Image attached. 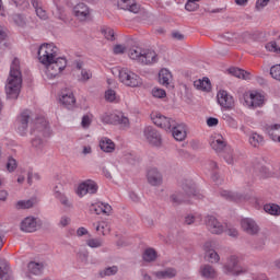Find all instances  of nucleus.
I'll return each instance as SVG.
<instances>
[{
	"label": "nucleus",
	"mask_w": 280,
	"mask_h": 280,
	"mask_svg": "<svg viewBox=\"0 0 280 280\" xmlns=\"http://www.w3.org/2000/svg\"><path fill=\"white\" fill-rule=\"evenodd\" d=\"M23 75L21 74V61L14 58L11 63L9 78L5 84V93L9 100H16L21 93Z\"/></svg>",
	"instance_id": "obj_1"
},
{
	"label": "nucleus",
	"mask_w": 280,
	"mask_h": 280,
	"mask_svg": "<svg viewBox=\"0 0 280 280\" xmlns=\"http://www.w3.org/2000/svg\"><path fill=\"white\" fill-rule=\"evenodd\" d=\"M128 56L131 60H136L140 65H154L159 60L156 52L141 47H132L129 49Z\"/></svg>",
	"instance_id": "obj_2"
},
{
	"label": "nucleus",
	"mask_w": 280,
	"mask_h": 280,
	"mask_svg": "<svg viewBox=\"0 0 280 280\" xmlns=\"http://www.w3.org/2000/svg\"><path fill=\"white\" fill-rule=\"evenodd\" d=\"M37 58L40 65H51L58 58V47L54 44H42L38 48Z\"/></svg>",
	"instance_id": "obj_3"
},
{
	"label": "nucleus",
	"mask_w": 280,
	"mask_h": 280,
	"mask_svg": "<svg viewBox=\"0 0 280 280\" xmlns=\"http://www.w3.org/2000/svg\"><path fill=\"white\" fill-rule=\"evenodd\" d=\"M223 275L230 277H240V275H246L248 269L246 267L240 266V258L236 255L228 257L226 262L222 267Z\"/></svg>",
	"instance_id": "obj_4"
},
{
	"label": "nucleus",
	"mask_w": 280,
	"mask_h": 280,
	"mask_svg": "<svg viewBox=\"0 0 280 280\" xmlns=\"http://www.w3.org/2000/svg\"><path fill=\"white\" fill-rule=\"evenodd\" d=\"M118 80L121 84L130 86L131 89H137V86H141V84H143L141 77L128 68H120L118 70Z\"/></svg>",
	"instance_id": "obj_5"
},
{
	"label": "nucleus",
	"mask_w": 280,
	"mask_h": 280,
	"mask_svg": "<svg viewBox=\"0 0 280 280\" xmlns=\"http://www.w3.org/2000/svg\"><path fill=\"white\" fill-rule=\"evenodd\" d=\"M45 75L48 80H54L58 78L67 69V58L65 57H57L50 63H46L45 66Z\"/></svg>",
	"instance_id": "obj_6"
},
{
	"label": "nucleus",
	"mask_w": 280,
	"mask_h": 280,
	"mask_svg": "<svg viewBox=\"0 0 280 280\" xmlns=\"http://www.w3.org/2000/svg\"><path fill=\"white\" fill-rule=\"evenodd\" d=\"M243 100L247 108H261L266 105V95L258 91H248L243 94Z\"/></svg>",
	"instance_id": "obj_7"
},
{
	"label": "nucleus",
	"mask_w": 280,
	"mask_h": 280,
	"mask_svg": "<svg viewBox=\"0 0 280 280\" xmlns=\"http://www.w3.org/2000/svg\"><path fill=\"white\" fill-rule=\"evenodd\" d=\"M103 124H113L114 126H122L128 128L130 126V120L124 115V113H105L101 117Z\"/></svg>",
	"instance_id": "obj_8"
},
{
	"label": "nucleus",
	"mask_w": 280,
	"mask_h": 280,
	"mask_svg": "<svg viewBox=\"0 0 280 280\" xmlns=\"http://www.w3.org/2000/svg\"><path fill=\"white\" fill-rule=\"evenodd\" d=\"M30 124H32V112H22L15 120L16 132H19L21 137H25L27 135V128H30Z\"/></svg>",
	"instance_id": "obj_9"
},
{
	"label": "nucleus",
	"mask_w": 280,
	"mask_h": 280,
	"mask_svg": "<svg viewBox=\"0 0 280 280\" xmlns=\"http://www.w3.org/2000/svg\"><path fill=\"white\" fill-rule=\"evenodd\" d=\"M206 229L209 231V233H212V235H222L224 233L225 228L222 222L218 220V218L208 214L203 219Z\"/></svg>",
	"instance_id": "obj_10"
},
{
	"label": "nucleus",
	"mask_w": 280,
	"mask_h": 280,
	"mask_svg": "<svg viewBox=\"0 0 280 280\" xmlns=\"http://www.w3.org/2000/svg\"><path fill=\"white\" fill-rule=\"evenodd\" d=\"M97 189L98 187L95 180L86 179L79 184L75 194L79 196V198H84L86 194H97Z\"/></svg>",
	"instance_id": "obj_11"
},
{
	"label": "nucleus",
	"mask_w": 280,
	"mask_h": 280,
	"mask_svg": "<svg viewBox=\"0 0 280 280\" xmlns=\"http://www.w3.org/2000/svg\"><path fill=\"white\" fill-rule=\"evenodd\" d=\"M151 119L158 128H162L166 132L172 131V127L176 124V120L165 117L162 114H152Z\"/></svg>",
	"instance_id": "obj_12"
},
{
	"label": "nucleus",
	"mask_w": 280,
	"mask_h": 280,
	"mask_svg": "<svg viewBox=\"0 0 280 280\" xmlns=\"http://www.w3.org/2000/svg\"><path fill=\"white\" fill-rule=\"evenodd\" d=\"M72 13L81 23H84L91 19V8L84 2H79L72 9Z\"/></svg>",
	"instance_id": "obj_13"
},
{
	"label": "nucleus",
	"mask_w": 280,
	"mask_h": 280,
	"mask_svg": "<svg viewBox=\"0 0 280 280\" xmlns=\"http://www.w3.org/2000/svg\"><path fill=\"white\" fill-rule=\"evenodd\" d=\"M218 104L221 105L225 110H232L235 106V100L224 90H220L217 94Z\"/></svg>",
	"instance_id": "obj_14"
},
{
	"label": "nucleus",
	"mask_w": 280,
	"mask_h": 280,
	"mask_svg": "<svg viewBox=\"0 0 280 280\" xmlns=\"http://www.w3.org/2000/svg\"><path fill=\"white\" fill-rule=\"evenodd\" d=\"M210 147L212 148V150H214V152H217V154H222V152L226 148H229V145H226V140L220 133H213L211 136V138H210Z\"/></svg>",
	"instance_id": "obj_15"
},
{
	"label": "nucleus",
	"mask_w": 280,
	"mask_h": 280,
	"mask_svg": "<svg viewBox=\"0 0 280 280\" xmlns=\"http://www.w3.org/2000/svg\"><path fill=\"white\" fill-rule=\"evenodd\" d=\"M144 137L151 145H154L155 148H161L163 139L161 138V133H159L156 129L152 127L144 128Z\"/></svg>",
	"instance_id": "obj_16"
},
{
	"label": "nucleus",
	"mask_w": 280,
	"mask_h": 280,
	"mask_svg": "<svg viewBox=\"0 0 280 280\" xmlns=\"http://www.w3.org/2000/svg\"><path fill=\"white\" fill-rule=\"evenodd\" d=\"M171 132L175 141H185L187 139V125L175 121L174 126L171 127Z\"/></svg>",
	"instance_id": "obj_17"
},
{
	"label": "nucleus",
	"mask_w": 280,
	"mask_h": 280,
	"mask_svg": "<svg viewBox=\"0 0 280 280\" xmlns=\"http://www.w3.org/2000/svg\"><path fill=\"white\" fill-rule=\"evenodd\" d=\"M202 249L205 250V258L208 259L210 264H218L220 261V255L213 249V242H206Z\"/></svg>",
	"instance_id": "obj_18"
},
{
	"label": "nucleus",
	"mask_w": 280,
	"mask_h": 280,
	"mask_svg": "<svg viewBox=\"0 0 280 280\" xmlns=\"http://www.w3.org/2000/svg\"><path fill=\"white\" fill-rule=\"evenodd\" d=\"M147 180L152 187H159L163 185V174L159 172V168H150L147 173Z\"/></svg>",
	"instance_id": "obj_19"
},
{
	"label": "nucleus",
	"mask_w": 280,
	"mask_h": 280,
	"mask_svg": "<svg viewBox=\"0 0 280 280\" xmlns=\"http://www.w3.org/2000/svg\"><path fill=\"white\" fill-rule=\"evenodd\" d=\"M241 229L248 235H257L259 233V225L255 220L246 218L241 221Z\"/></svg>",
	"instance_id": "obj_20"
},
{
	"label": "nucleus",
	"mask_w": 280,
	"mask_h": 280,
	"mask_svg": "<svg viewBox=\"0 0 280 280\" xmlns=\"http://www.w3.org/2000/svg\"><path fill=\"white\" fill-rule=\"evenodd\" d=\"M117 5L120 10H127L133 14H139L141 5L136 0H117Z\"/></svg>",
	"instance_id": "obj_21"
},
{
	"label": "nucleus",
	"mask_w": 280,
	"mask_h": 280,
	"mask_svg": "<svg viewBox=\"0 0 280 280\" xmlns=\"http://www.w3.org/2000/svg\"><path fill=\"white\" fill-rule=\"evenodd\" d=\"M199 275L202 279L214 280L218 279V269L209 264H205L199 268Z\"/></svg>",
	"instance_id": "obj_22"
},
{
	"label": "nucleus",
	"mask_w": 280,
	"mask_h": 280,
	"mask_svg": "<svg viewBox=\"0 0 280 280\" xmlns=\"http://www.w3.org/2000/svg\"><path fill=\"white\" fill-rule=\"evenodd\" d=\"M59 102L60 104L66 106V108H73V106H75V96L73 95V92H71V90H65L63 92H61Z\"/></svg>",
	"instance_id": "obj_23"
},
{
	"label": "nucleus",
	"mask_w": 280,
	"mask_h": 280,
	"mask_svg": "<svg viewBox=\"0 0 280 280\" xmlns=\"http://www.w3.org/2000/svg\"><path fill=\"white\" fill-rule=\"evenodd\" d=\"M37 130L38 132H42L44 137L47 136V133L49 132V122H47V119L40 117L37 118L34 122H33V127L31 129V132H33V130Z\"/></svg>",
	"instance_id": "obj_24"
},
{
	"label": "nucleus",
	"mask_w": 280,
	"mask_h": 280,
	"mask_svg": "<svg viewBox=\"0 0 280 280\" xmlns=\"http://www.w3.org/2000/svg\"><path fill=\"white\" fill-rule=\"evenodd\" d=\"M38 226L36 219L33 217H27L21 222V231L24 233H34Z\"/></svg>",
	"instance_id": "obj_25"
},
{
	"label": "nucleus",
	"mask_w": 280,
	"mask_h": 280,
	"mask_svg": "<svg viewBox=\"0 0 280 280\" xmlns=\"http://www.w3.org/2000/svg\"><path fill=\"white\" fill-rule=\"evenodd\" d=\"M220 196L225 200H230V202H244V200H246V196L240 195L238 192H232L229 190H221Z\"/></svg>",
	"instance_id": "obj_26"
},
{
	"label": "nucleus",
	"mask_w": 280,
	"mask_h": 280,
	"mask_svg": "<svg viewBox=\"0 0 280 280\" xmlns=\"http://www.w3.org/2000/svg\"><path fill=\"white\" fill-rule=\"evenodd\" d=\"M152 275L156 279H174V277L178 275V271L176 270V268L168 267L164 270L153 271Z\"/></svg>",
	"instance_id": "obj_27"
},
{
	"label": "nucleus",
	"mask_w": 280,
	"mask_h": 280,
	"mask_svg": "<svg viewBox=\"0 0 280 280\" xmlns=\"http://www.w3.org/2000/svg\"><path fill=\"white\" fill-rule=\"evenodd\" d=\"M221 154L228 165L237 163V154H235V151L231 147H228Z\"/></svg>",
	"instance_id": "obj_28"
},
{
	"label": "nucleus",
	"mask_w": 280,
	"mask_h": 280,
	"mask_svg": "<svg viewBox=\"0 0 280 280\" xmlns=\"http://www.w3.org/2000/svg\"><path fill=\"white\" fill-rule=\"evenodd\" d=\"M159 82L162 86H170V83L172 82V72L165 68L160 70Z\"/></svg>",
	"instance_id": "obj_29"
},
{
	"label": "nucleus",
	"mask_w": 280,
	"mask_h": 280,
	"mask_svg": "<svg viewBox=\"0 0 280 280\" xmlns=\"http://www.w3.org/2000/svg\"><path fill=\"white\" fill-rule=\"evenodd\" d=\"M194 86L197 89V91L209 92L211 91V81L209 78L198 79L194 82Z\"/></svg>",
	"instance_id": "obj_30"
},
{
	"label": "nucleus",
	"mask_w": 280,
	"mask_h": 280,
	"mask_svg": "<svg viewBox=\"0 0 280 280\" xmlns=\"http://www.w3.org/2000/svg\"><path fill=\"white\" fill-rule=\"evenodd\" d=\"M100 148L103 152L112 153L115 152V142L110 138H102L100 140Z\"/></svg>",
	"instance_id": "obj_31"
},
{
	"label": "nucleus",
	"mask_w": 280,
	"mask_h": 280,
	"mask_svg": "<svg viewBox=\"0 0 280 280\" xmlns=\"http://www.w3.org/2000/svg\"><path fill=\"white\" fill-rule=\"evenodd\" d=\"M54 196H55L56 200H58L60 202V205H62V207H65V209H71L73 207V203H71L69 201V197H67V195H65V192L55 190Z\"/></svg>",
	"instance_id": "obj_32"
},
{
	"label": "nucleus",
	"mask_w": 280,
	"mask_h": 280,
	"mask_svg": "<svg viewBox=\"0 0 280 280\" xmlns=\"http://www.w3.org/2000/svg\"><path fill=\"white\" fill-rule=\"evenodd\" d=\"M267 135L276 143H280V125H272L267 128Z\"/></svg>",
	"instance_id": "obj_33"
},
{
	"label": "nucleus",
	"mask_w": 280,
	"mask_h": 280,
	"mask_svg": "<svg viewBox=\"0 0 280 280\" xmlns=\"http://www.w3.org/2000/svg\"><path fill=\"white\" fill-rule=\"evenodd\" d=\"M32 5L35 8L36 15L42 19L43 21H46L47 19V11L43 9V1L40 0H32Z\"/></svg>",
	"instance_id": "obj_34"
},
{
	"label": "nucleus",
	"mask_w": 280,
	"mask_h": 280,
	"mask_svg": "<svg viewBox=\"0 0 280 280\" xmlns=\"http://www.w3.org/2000/svg\"><path fill=\"white\" fill-rule=\"evenodd\" d=\"M248 141L252 148H261V145H264V136L257 132H252L249 135Z\"/></svg>",
	"instance_id": "obj_35"
},
{
	"label": "nucleus",
	"mask_w": 280,
	"mask_h": 280,
	"mask_svg": "<svg viewBox=\"0 0 280 280\" xmlns=\"http://www.w3.org/2000/svg\"><path fill=\"white\" fill-rule=\"evenodd\" d=\"M45 266L40 262L31 261L27 265L28 275H43Z\"/></svg>",
	"instance_id": "obj_36"
},
{
	"label": "nucleus",
	"mask_w": 280,
	"mask_h": 280,
	"mask_svg": "<svg viewBox=\"0 0 280 280\" xmlns=\"http://www.w3.org/2000/svg\"><path fill=\"white\" fill-rule=\"evenodd\" d=\"M93 226H95V231L100 235H108L110 233V225L105 221L94 223Z\"/></svg>",
	"instance_id": "obj_37"
},
{
	"label": "nucleus",
	"mask_w": 280,
	"mask_h": 280,
	"mask_svg": "<svg viewBox=\"0 0 280 280\" xmlns=\"http://www.w3.org/2000/svg\"><path fill=\"white\" fill-rule=\"evenodd\" d=\"M230 73H231V75H234V78H240L241 80H249L250 79V73H248L240 68H231Z\"/></svg>",
	"instance_id": "obj_38"
},
{
	"label": "nucleus",
	"mask_w": 280,
	"mask_h": 280,
	"mask_svg": "<svg viewBox=\"0 0 280 280\" xmlns=\"http://www.w3.org/2000/svg\"><path fill=\"white\" fill-rule=\"evenodd\" d=\"M200 222H202V214L200 213L188 214L185 217V224H200Z\"/></svg>",
	"instance_id": "obj_39"
},
{
	"label": "nucleus",
	"mask_w": 280,
	"mask_h": 280,
	"mask_svg": "<svg viewBox=\"0 0 280 280\" xmlns=\"http://www.w3.org/2000/svg\"><path fill=\"white\" fill-rule=\"evenodd\" d=\"M264 211L269 215H280V206L277 203H267L264 206Z\"/></svg>",
	"instance_id": "obj_40"
},
{
	"label": "nucleus",
	"mask_w": 280,
	"mask_h": 280,
	"mask_svg": "<svg viewBox=\"0 0 280 280\" xmlns=\"http://www.w3.org/2000/svg\"><path fill=\"white\" fill-rule=\"evenodd\" d=\"M221 38L225 43H230V45H235V43H240V35L236 33H225L221 36Z\"/></svg>",
	"instance_id": "obj_41"
},
{
	"label": "nucleus",
	"mask_w": 280,
	"mask_h": 280,
	"mask_svg": "<svg viewBox=\"0 0 280 280\" xmlns=\"http://www.w3.org/2000/svg\"><path fill=\"white\" fill-rule=\"evenodd\" d=\"M184 191L187 194V196H192V198H197V200H201L202 198V194L198 192V190H196V186L191 185V186H184L183 187Z\"/></svg>",
	"instance_id": "obj_42"
},
{
	"label": "nucleus",
	"mask_w": 280,
	"mask_h": 280,
	"mask_svg": "<svg viewBox=\"0 0 280 280\" xmlns=\"http://www.w3.org/2000/svg\"><path fill=\"white\" fill-rule=\"evenodd\" d=\"M143 261H155L156 260V250L154 248H147L142 254Z\"/></svg>",
	"instance_id": "obj_43"
},
{
	"label": "nucleus",
	"mask_w": 280,
	"mask_h": 280,
	"mask_svg": "<svg viewBox=\"0 0 280 280\" xmlns=\"http://www.w3.org/2000/svg\"><path fill=\"white\" fill-rule=\"evenodd\" d=\"M119 272V268L117 266L107 267L100 271V277H113Z\"/></svg>",
	"instance_id": "obj_44"
},
{
	"label": "nucleus",
	"mask_w": 280,
	"mask_h": 280,
	"mask_svg": "<svg viewBox=\"0 0 280 280\" xmlns=\"http://www.w3.org/2000/svg\"><path fill=\"white\" fill-rule=\"evenodd\" d=\"M34 205H35L34 199L20 200L16 203V209H32V207H34Z\"/></svg>",
	"instance_id": "obj_45"
},
{
	"label": "nucleus",
	"mask_w": 280,
	"mask_h": 280,
	"mask_svg": "<svg viewBox=\"0 0 280 280\" xmlns=\"http://www.w3.org/2000/svg\"><path fill=\"white\" fill-rule=\"evenodd\" d=\"M170 200L173 205H180L185 202V195H183L182 192H175L171 195Z\"/></svg>",
	"instance_id": "obj_46"
},
{
	"label": "nucleus",
	"mask_w": 280,
	"mask_h": 280,
	"mask_svg": "<svg viewBox=\"0 0 280 280\" xmlns=\"http://www.w3.org/2000/svg\"><path fill=\"white\" fill-rule=\"evenodd\" d=\"M200 0H188L185 4V10H187V12H196V10H198V8H200V4H198Z\"/></svg>",
	"instance_id": "obj_47"
},
{
	"label": "nucleus",
	"mask_w": 280,
	"mask_h": 280,
	"mask_svg": "<svg viewBox=\"0 0 280 280\" xmlns=\"http://www.w3.org/2000/svg\"><path fill=\"white\" fill-rule=\"evenodd\" d=\"M86 245L90 246V248H102L104 241L101 238H90L86 241Z\"/></svg>",
	"instance_id": "obj_48"
},
{
	"label": "nucleus",
	"mask_w": 280,
	"mask_h": 280,
	"mask_svg": "<svg viewBox=\"0 0 280 280\" xmlns=\"http://www.w3.org/2000/svg\"><path fill=\"white\" fill-rule=\"evenodd\" d=\"M270 75L273 80L280 82V65H275L270 68Z\"/></svg>",
	"instance_id": "obj_49"
},
{
	"label": "nucleus",
	"mask_w": 280,
	"mask_h": 280,
	"mask_svg": "<svg viewBox=\"0 0 280 280\" xmlns=\"http://www.w3.org/2000/svg\"><path fill=\"white\" fill-rule=\"evenodd\" d=\"M152 95H153V97H158L159 100H163V97L167 96V93L165 92V90H163L161 88H154L152 90Z\"/></svg>",
	"instance_id": "obj_50"
},
{
	"label": "nucleus",
	"mask_w": 280,
	"mask_h": 280,
	"mask_svg": "<svg viewBox=\"0 0 280 280\" xmlns=\"http://www.w3.org/2000/svg\"><path fill=\"white\" fill-rule=\"evenodd\" d=\"M16 167H19V164L13 158H9L7 162V170L8 172L12 173L15 172Z\"/></svg>",
	"instance_id": "obj_51"
},
{
	"label": "nucleus",
	"mask_w": 280,
	"mask_h": 280,
	"mask_svg": "<svg viewBox=\"0 0 280 280\" xmlns=\"http://www.w3.org/2000/svg\"><path fill=\"white\" fill-rule=\"evenodd\" d=\"M13 23H15V25H18L19 27H24L25 25V18H23V15L21 14H14L12 16Z\"/></svg>",
	"instance_id": "obj_52"
},
{
	"label": "nucleus",
	"mask_w": 280,
	"mask_h": 280,
	"mask_svg": "<svg viewBox=\"0 0 280 280\" xmlns=\"http://www.w3.org/2000/svg\"><path fill=\"white\" fill-rule=\"evenodd\" d=\"M105 100L107 102H115V100H117V93L115 92V90H107L105 92Z\"/></svg>",
	"instance_id": "obj_53"
},
{
	"label": "nucleus",
	"mask_w": 280,
	"mask_h": 280,
	"mask_svg": "<svg viewBox=\"0 0 280 280\" xmlns=\"http://www.w3.org/2000/svg\"><path fill=\"white\" fill-rule=\"evenodd\" d=\"M101 212L105 215H110V213H113V207L108 203L101 202Z\"/></svg>",
	"instance_id": "obj_54"
},
{
	"label": "nucleus",
	"mask_w": 280,
	"mask_h": 280,
	"mask_svg": "<svg viewBox=\"0 0 280 280\" xmlns=\"http://www.w3.org/2000/svg\"><path fill=\"white\" fill-rule=\"evenodd\" d=\"M32 145L36 150H43V148L45 145V142L40 138H35V139L32 140Z\"/></svg>",
	"instance_id": "obj_55"
},
{
	"label": "nucleus",
	"mask_w": 280,
	"mask_h": 280,
	"mask_svg": "<svg viewBox=\"0 0 280 280\" xmlns=\"http://www.w3.org/2000/svg\"><path fill=\"white\" fill-rule=\"evenodd\" d=\"M102 34H104L107 40H113L115 38V31H113L112 28L102 30Z\"/></svg>",
	"instance_id": "obj_56"
},
{
	"label": "nucleus",
	"mask_w": 280,
	"mask_h": 280,
	"mask_svg": "<svg viewBox=\"0 0 280 280\" xmlns=\"http://www.w3.org/2000/svg\"><path fill=\"white\" fill-rule=\"evenodd\" d=\"M93 121L91 115H84L81 120L82 128H89L91 126V122Z\"/></svg>",
	"instance_id": "obj_57"
},
{
	"label": "nucleus",
	"mask_w": 280,
	"mask_h": 280,
	"mask_svg": "<svg viewBox=\"0 0 280 280\" xmlns=\"http://www.w3.org/2000/svg\"><path fill=\"white\" fill-rule=\"evenodd\" d=\"M113 51L116 56H119L120 54H126V46L118 44L114 46Z\"/></svg>",
	"instance_id": "obj_58"
},
{
	"label": "nucleus",
	"mask_w": 280,
	"mask_h": 280,
	"mask_svg": "<svg viewBox=\"0 0 280 280\" xmlns=\"http://www.w3.org/2000/svg\"><path fill=\"white\" fill-rule=\"evenodd\" d=\"M265 48L267 49V51H272L273 54H277V42H269L266 44Z\"/></svg>",
	"instance_id": "obj_59"
},
{
	"label": "nucleus",
	"mask_w": 280,
	"mask_h": 280,
	"mask_svg": "<svg viewBox=\"0 0 280 280\" xmlns=\"http://www.w3.org/2000/svg\"><path fill=\"white\" fill-rule=\"evenodd\" d=\"M270 3V0H257L256 1V10H264V8H266V5H268Z\"/></svg>",
	"instance_id": "obj_60"
},
{
	"label": "nucleus",
	"mask_w": 280,
	"mask_h": 280,
	"mask_svg": "<svg viewBox=\"0 0 280 280\" xmlns=\"http://www.w3.org/2000/svg\"><path fill=\"white\" fill-rule=\"evenodd\" d=\"M218 124H220V120L218 118H215V117H209L207 119V126L209 128H214V126H218Z\"/></svg>",
	"instance_id": "obj_61"
},
{
	"label": "nucleus",
	"mask_w": 280,
	"mask_h": 280,
	"mask_svg": "<svg viewBox=\"0 0 280 280\" xmlns=\"http://www.w3.org/2000/svg\"><path fill=\"white\" fill-rule=\"evenodd\" d=\"M91 211H94L96 215H101L102 213V202H97L91 206Z\"/></svg>",
	"instance_id": "obj_62"
},
{
	"label": "nucleus",
	"mask_w": 280,
	"mask_h": 280,
	"mask_svg": "<svg viewBox=\"0 0 280 280\" xmlns=\"http://www.w3.org/2000/svg\"><path fill=\"white\" fill-rule=\"evenodd\" d=\"M69 224H71V219L67 215L61 217L60 221H59V226H69Z\"/></svg>",
	"instance_id": "obj_63"
},
{
	"label": "nucleus",
	"mask_w": 280,
	"mask_h": 280,
	"mask_svg": "<svg viewBox=\"0 0 280 280\" xmlns=\"http://www.w3.org/2000/svg\"><path fill=\"white\" fill-rule=\"evenodd\" d=\"M91 77H92L91 71H89V70H82L81 71L82 82H86V80H91Z\"/></svg>",
	"instance_id": "obj_64"
}]
</instances>
